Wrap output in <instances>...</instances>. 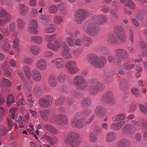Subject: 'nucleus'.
Listing matches in <instances>:
<instances>
[{
	"label": "nucleus",
	"mask_w": 147,
	"mask_h": 147,
	"mask_svg": "<svg viewBox=\"0 0 147 147\" xmlns=\"http://www.w3.org/2000/svg\"><path fill=\"white\" fill-rule=\"evenodd\" d=\"M84 30L91 36H94L98 34L99 30L98 25L93 21L86 22L84 25Z\"/></svg>",
	"instance_id": "nucleus-1"
},
{
	"label": "nucleus",
	"mask_w": 147,
	"mask_h": 147,
	"mask_svg": "<svg viewBox=\"0 0 147 147\" xmlns=\"http://www.w3.org/2000/svg\"><path fill=\"white\" fill-rule=\"evenodd\" d=\"M64 142L71 147H77L81 142L76 133L70 132L66 136Z\"/></svg>",
	"instance_id": "nucleus-2"
},
{
	"label": "nucleus",
	"mask_w": 147,
	"mask_h": 147,
	"mask_svg": "<svg viewBox=\"0 0 147 147\" xmlns=\"http://www.w3.org/2000/svg\"><path fill=\"white\" fill-rule=\"evenodd\" d=\"M88 11L84 9L77 10L74 13V20L77 24H81L89 16Z\"/></svg>",
	"instance_id": "nucleus-3"
},
{
	"label": "nucleus",
	"mask_w": 147,
	"mask_h": 147,
	"mask_svg": "<svg viewBox=\"0 0 147 147\" xmlns=\"http://www.w3.org/2000/svg\"><path fill=\"white\" fill-rule=\"evenodd\" d=\"M115 34L121 43H123L126 41L127 36L122 27L120 26H116L114 29Z\"/></svg>",
	"instance_id": "nucleus-4"
},
{
	"label": "nucleus",
	"mask_w": 147,
	"mask_h": 147,
	"mask_svg": "<svg viewBox=\"0 0 147 147\" xmlns=\"http://www.w3.org/2000/svg\"><path fill=\"white\" fill-rule=\"evenodd\" d=\"M85 79L82 76H78L75 77L73 81V83L77 89L80 90H84L87 87L85 84Z\"/></svg>",
	"instance_id": "nucleus-5"
},
{
	"label": "nucleus",
	"mask_w": 147,
	"mask_h": 147,
	"mask_svg": "<svg viewBox=\"0 0 147 147\" xmlns=\"http://www.w3.org/2000/svg\"><path fill=\"white\" fill-rule=\"evenodd\" d=\"M68 119L67 116L63 114L57 115L53 119V122L57 125L63 126L67 123Z\"/></svg>",
	"instance_id": "nucleus-6"
},
{
	"label": "nucleus",
	"mask_w": 147,
	"mask_h": 147,
	"mask_svg": "<svg viewBox=\"0 0 147 147\" xmlns=\"http://www.w3.org/2000/svg\"><path fill=\"white\" fill-rule=\"evenodd\" d=\"M65 67L68 72L71 74H74L79 71L77 67L76 62L74 61H70L67 63Z\"/></svg>",
	"instance_id": "nucleus-7"
},
{
	"label": "nucleus",
	"mask_w": 147,
	"mask_h": 147,
	"mask_svg": "<svg viewBox=\"0 0 147 147\" xmlns=\"http://www.w3.org/2000/svg\"><path fill=\"white\" fill-rule=\"evenodd\" d=\"M61 55L65 59H69L72 58L71 54L69 53L70 49L65 41L61 43Z\"/></svg>",
	"instance_id": "nucleus-8"
},
{
	"label": "nucleus",
	"mask_w": 147,
	"mask_h": 147,
	"mask_svg": "<svg viewBox=\"0 0 147 147\" xmlns=\"http://www.w3.org/2000/svg\"><path fill=\"white\" fill-rule=\"evenodd\" d=\"M52 100V98L51 96H46L44 98H41L40 99L38 102L41 108H47L51 105Z\"/></svg>",
	"instance_id": "nucleus-9"
},
{
	"label": "nucleus",
	"mask_w": 147,
	"mask_h": 147,
	"mask_svg": "<svg viewBox=\"0 0 147 147\" xmlns=\"http://www.w3.org/2000/svg\"><path fill=\"white\" fill-rule=\"evenodd\" d=\"M64 63V61L63 58L58 57L52 59L49 65L51 66L54 65L56 69H60L63 67Z\"/></svg>",
	"instance_id": "nucleus-10"
},
{
	"label": "nucleus",
	"mask_w": 147,
	"mask_h": 147,
	"mask_svg": "<svg viewBox=\"0 0 147 147\" xmlns=\"http://www.w3.org/2000/svg\"><path fill=\"white\" fill-rule=\"evenodd\" d=\"M54 44L52 43H49L47 45L48 49L54 51H57L61 48V44L59 38H57L54 41Z\"/></svg>",
	"instance_id": "nucleus-11"
},
{
	"label": "nucleus",
	"mask_w": 147,
	"mask_h": 147,
	"mask_svg": "<svg viewBox=\"0 0 147 147\" xmlns=\"http://www.w3.org/2000/svg\"><path fill=\"white\" fill-rule=\"evenodd\" d=\"M86 122L82 119H78L75 118L73 119L71 121V124L73 127L78 128H82L86 124Z\"/></svg>",
	"instance_id": "nucleus-12"
},
{
	"label": "nucleus",
	"mask_w": 147,
	"mask_h": 147,
	"mask_svg": "<svg viewBox=\"0 0 147 147\" xmlns=\"http://www.w3.org/2000/svg\"><path fill=\"white\" fill-rule=\"evenodd\" d=\"M38 28L37 22L36 20H32L29 24V27L28 31L32 34H38V31L36 29Z\"/></svg>",
	"instance_id": "nucleus-13"
},
{
	"label": "nucleus",
	"mask_w": 147,
	"mask_h": 147,
	"mask_svg": "<svg viewBox=\"0 0 147 147\" xmlns=\"http://www.w3.org/2000/svg\"><path fill=\"white\" fill-rule=\"evenodd\" d=\"M113 95L111 92H108L104 94L102 97L103 101L109 103H114L115 100L113 98Z\"/></svg>",
	"instance_id": "nucleus-14"
},
{
	"label": "nucleus",
	"mask_w": 147,
	"mask_h": 147,
	"mask_svg": "<svg viewBox=\"0 0 147 147\" xmlns=\"http://www.w3.org/2000/svg\"><path fill=\"white\" fill-rule=\"evenodd\" d=\"M36 66L38 69L41 70H44L47 68V63L45 59H41L37 61Z\"/></svg>",
	"instance_id": "nucleus-15"
},
{
	"label": "nucleus",
	"mask_w": 147,
	"mask_h": 147,
	"mask_svg": "<svg viewBox=\"0 0 147 147\" xmlns=\"http://www.w3.org/2000/svg\"><path fill=\"white\" fill-rule=\"evenodd\" d=\"M92 20L96 22L97 24H102L106 22L107 21V18L103 15H95L93 16Z\"/></svg>",
	"instance_id": "nucleus-16"
},
{
	"label": "nucleus",
	"mask_w": 147,
	"mask_h": 147,
	"mask_svg": "<svg viewBox=\"0 0 147 147\" xmlns=\"http://www.w3.org/2000/svg\"><path fill=\"white\" fill-rule=\"evenodd\" d=\"M31 76L33 80L35 82L40 81L42 78L40 72L36 69H34L31 71Z\"/></svg>",
	"instance_id": "nucleus-17"
},
{
	"label": "nucleus",
	"mask_w": 147,
	"mask_h": 147,
	"mask_svg": "<svg viewBox=\"0 0 147 147\" xmlns=\"http://www.w3.org/2000/svg\"><path fill=\"white\" fill-rule=\"evenodd\" d=\"M121 58L118 55L114 56H109L108 57V60L109 62H113L114 63L118 65L121 62Z\"/></svg>",
	"instance_id": "nucleus-18"
},
{
	"label": "nucleus",
	"mask_w": 147,
	"mask_h": 147,
	"mask_svg": "<svg viewBox=\"0 0 147 147\" xmlns=\"http://www.w3.org/2000/svg\"><path fill=\"white\" fill-rule=\"evenodd\" d=\"M125 124L124 121H122L117 123L112 124L110 126L111 129L113 130H118L121 129Z\"/></svg>",
	"instance_id": "nucleus-19"
},
{
	"label": "nucleus",
	"mask_w": 147,
	"mask_h": 147,
	"mask_svg": "<svg viewBox=\"0 0 147 147\" xmlns=\"http://www.w3.org/2000/svg\"><path fill=\"white\" fill-rule=\"evenodd\" d=\"M98 59L97 56L93 53L89 54L87 56L88 61L94 66Z\"/></svg>",
	"instance_id": "nucleus-20"
},
{
	"label": "nucleus",
	"mask_w": 147,
	"mask_h": 147,
	"mask_svg": "<svg viewBox=\"0 0 147 147\" xmlns=\"http://www.w3.org/2000/svg\"><path fill=\"white\" fill-rule=\"evenodd\" d=\"M48 84L51 87H55L57 84L56 76L55 74H51L49 76Z\"/></svg>",
	"instance_id": "nucleus-21"
},
{
	"label": "nucleus",
	"mask_w": 147,
	"mask_h": 147,
	"mask_svg": "<svg viewBox=\"0 0 147 147\" xmlns=\"http://www.w3.org/2000/svg\"><path fill=\"white\" fill-rule=\"evenodd\" d=\"M115 55H119L123 59H126L128 57L127 53L123 49H117L115 50Z\"/></svg>",
	"instance_id": "nucleus-22"
},
{
	"label": "nucleus",
	"mask_w": 147,
	"mask_h": 147,
	"mask_svg": "<svg viewBox=\"0 0 147 147\" xmlns=\"http://www.w3.org/2000/svg\"><path fill=\"white\" fill-rule=\"evenodd\" d=\"M29 10L28 7L24 4H21L19 7V11L20 15L24 16L26 14Z\"/></svg>",
	"instance_id": "nucleus-23"
},
{
	"label": "nucleus",
	"mask_w": 147,
	"mask_h": 147,
	"mask_svg": "<svg viewBox=\"0 0 147 147\" xmlns=\"http://www.w3.org/2000/svg\"><path fill=\"white\" fill-rule=\"evenodd\" d=\"M45 127L46 130L54 135H57L59 133L56 128L51 125L46 124L45 125Z\"/></svg>",
	"instance_id": "nucleus-24"
},
{
	"label": "nucleus",
	"mask_w": 147,
	"mask_h": 147,
	"mask_svg": "<svg viewBox=\"0 0 147 147\" xmlns=\"http://www.w3.org/2000/svg\"><path fill=\"white\" fill-rule=\"evenodd\" d=\"M106 63V59L104 57H102L100 59L98 58L94 67H101L103 66Z\"/></svg>",
	"instance_id": "nucleus-25"
},
{
	"label": "nucleus",
	"mask_w": 147,
	"mask_h": 147,
	"mask_svg": "<svg viewBox=\"0 0 147 147\" xmlns=\"http://www.w3.org/2000/svg\"><path fill=\"white\" fill-rule=\"evenodd\" d=\"M94 83L93 81L90 85L89 86L88 90L90 93L92 95H95L97 93L98 91L95 85H94Z\"/></svg>",
	"instance_id": "nucleus-26"
},
{
	"label": "nucleus",
	"mask_w": 147,
	"mask_h": 147,
	"mask_svg": "<svg viewBox=\"0 0 147 147\" xmlns=\"http://www.w3.org/2000/svg\"><path fill=\"white\" fill-rule=\"evenodd\" d=\"M122 131L125 134H131L133 132V127L130 124H126L123 128Z\"/></svg>",
	"instance_id": "nucleus-27"
},
{
	"label": "nucleus",
	"mask_w": 147,
	"mask_h": 147,
	"mask_svg": "<svg viewBox=\"0 0 147 147\" xmlns=\"http://www.w3.org/2000/svg\"><path fill=\"white\" fill-rule=\"evenodd\" d=\"M17 25L18 29L20 30L23 29L26 24L24 19L18 18L16 20Z\"/></svg>",
	"instance_id": "nucleus-28"
},
{
	"label": "nucleus",
	"mask_w": 147,
	"mask_h": 147,
	"mask_svg": "<svg viewBox=\"0 0 147 147\" xmlns=\"http://www.w3.org/2000/svg\"><path fill=\"white\" fill-rule=\"evenodd\" d=\"M30 50L34 55H37L40 52L41 49L36 46H32L30 47Z\"/></svg>",
	"instance_id": "nucleus-29"
},
{
	"label": "nucleus",
	"mask_w": 147,
	"mask_h": 147,
	"mask_svg": "<svg viewBox=\"0 0 147 147\" xmlns=\"http://www.w3.org/2000/svg\"><path fill=\"white\" fill-rule=\"evenodd\" d=\"M23 70L26 78L28 80H30L31 79V72L30 67L26 65L24 67Z\"/></svg>",
	"instance_id": "nucleus-30"
},
{
	"label": "nucleus",
	"mask_w": 147,
	"mask_h": 147,
	"mask_svg": "<svg viewBox=\"0 0 147 147\" xmlns=\"http://www.w3.org/2000/svg\"><path fill=\"white\" fill-rule=\"evenodd\" d=\"M94 112L98 117H101L104 115V109L100 107H97L95 109Z\"/></svg>",
	"instance_id": "nucleus-31"
},
{
	"label": "nucleus",
	"mask_w": 147,
	"mask_h": 147,
	"mask_svg": "<svg viewBox=\"0 0 147 147\" xmlns=\"http://www.w3.org/2000/svg\"><path fill=\"white\" fill-rule=\"evenodd\" d=\"M130 143L128 140L122 139L120 140L117 144V147H129Z\"/></svg>",
	"instance_id": "nucleus-32"
},
{
	"label": "nucleus",
	"mask_w": 147,
	"mask_h": 147,
	"mask_svg": "<svg viewBox=\"0 0 147 147\" xmlns=\"http://www.w3.org/2000/svg\"><path fill=\"white\" fill-rule=\"evenodd\" d=\"M31 41L33 42L39 44L42 43L43 39L42 37L40 36H33L31 38Z\"/></svg>",
	"instance_id": "nucleus-33"
},
{
	"label": "nucleus",
	"mask_w": 147,
	"mask_h": 147,
	"mask_svg": "<svg viewBox=\"0 0 147 147\" xmlns=\"http://www.w3.org/2000/svg\"><path fill=\"white\" fill-rule=\"evenodd\" d=\"M34 94L36 96H38L42 93V90L41 88L38 86H34L32 90Z\"/></svg>",
	"instance_id": "nucleus-34"
},
{
	"label": "nucleus",
	"mask_w": 147,
	"mask_h": 147,
	"mask_svg": "<svg viewBox=\"0 0 147 147\" xmlns=\"http://www.w3.org/2000/svg\"><path fill=\"white\" fill-rule=\"evenodd\" d=\"M108 41L111 44L113 45H116L119 43L118 41L115 37L113 35L110 36Z\"/></svg>",
	"instance_id": "nucleus-35"
},
{
	"label": "nucleus",
	"mask_w": 147,
	"mask_h": 147,
	"mask_svg": "<svg viewBox=\"0 0 147 147\" xmlns=\"http://www.w3.org/2000/svg\"><path fill=\"white\" fill-rule=\"evenodd\" d=\"M57 8L62 14L64 15L67 13V11L66 10V5L65 3H60L58 5Z\"/></svg>",
	"instance_id": "nucleus-36"
},
{
	"label": "nucleus",
	"mask_w": 147,
	"mask_h": 147,
	"mask_svg": "<svg viewBox=\"0 0 147 147\" xmlns=\"http://www.w3.org/2000/svg\"><path fill=\"white\" fill-rule=\"evenodd\" d=\"M116 137V134L113 132L107 134L106 136V141L107 142H111L115 140Z\"/></svg>",
	"instance_id": "nucleus-37"
},
{
	"label": "nucleus",
	"mask_w": 147,
	"mask_h": 147,
	"mask_svg": "<svg viewBox=\"0 0 147 147\" xmlns=\"http://www.w3.org/2000/svg\"><path fill=\"white\" fill-rule=\"evenodd\" d=\"M50 113V111L48 110H45L40 112L41 116L42 119L45 120H46L48 119Z\"/></svg>",
	"instance_id": "nucleus-38"
},
{
	"label": "nucleus",
	"mask_w": 147,
	"mask_h": 147,
	"mask_svg": "<svg viewBox=\"0 0 147 147\" xmlns=\"http://www.w3.org/2000/svg\"><path fill=\"white\" fill-rule=\"evenodd\" d=\"M93 81L94 83V85H95L98 92L104 89L105 86L101 82H98L96 80Z\"/></svg>",
	"instance_id": "nucleus-39"
},
{
	"label": "nucleus",
	"mask_w": 147,
	"mask_h": 147,
	"mask_svg": "<svg viewBox=\"0 0 147 147\" xmlns=\"http://www.w3.org/2000/svg\"><path fill=\"white\" fill-rule=\"evenodd\" d=\"M55 31V27L54 25L51 24L48 28L44 29V31L46 33H51Z\"/></svg>",
	"instance_id": "nucleus-40"
},
{
	"label": "nucleus",
	"mask_w": 147,
	"mask_h": 147,
	"mask_svg": "<svg viewBox=\"0 0 147 147\" xmlns=\"http://www.w3.org/2000/svg\"><path fill=\"white\" fill-rule=\"evenodd\" d=\"M44 138L48 140L51 145H54L57 141V138L56 137L52 138L47 136H45Z\"/></svg>",
	"instance_id": "nucleus-41"
},
{
	"label": "nucleus",
	"mask_w": 147,
	"mask_h": 147,
	"mask_svg": "<svg viewBox=\"0 0 147 147\" xmlns=\"http://www.w3.org/2000/svg\"><path fill=\"white\" fill-rule=\"evenodd\" d=\"M125 117V115L124 114H119L113 116L112 120L113 121L116 122L124 119Z\"/></svg>",
	"instance_id": "nucleus-42"
},
{
	"label": "nucleus",
	"mask_w": 147,
	"mask_h": 147,
	"mask_svg": "<svg viewBox=\"0 0 147 147\" xmlns=\"http://www.w3.org/2000/svg\"><path fill=\"white\" fill-rule=\"evenodd\" d=\"M19 39L16 38H15L13 42V45L12 47L13 48L15 49L18 52L20 51V49L19 47Z\"/></svg>",
	"instance_id": "nucleus-43"
},
{
	"label": "nucleus",
	"mask_w": 147,
	"mask_h": 147,
	"mask_svg": "<svg viewBox=\"0 0 147 147\" xmlns=\"http://www.w3.org/2000/svg\"><path fill=\"white\" fill-rule=\"evenodd\" d=\"M66 79L65 76L63 72H60L57 77V80L60 83L64 82Z\"/></svg>",
	"instance_id": "nucleus-44"
},
{
	"label": "nucleus",
	"mask_w": 147,
	"mask_h": 147,
	"mask_svg": "<svg viewBox=\"0 0 147 147\" xmlns=\"http://www.w3.org/2000/svg\"><path fill=\"white\" fill-rule=\"evenodd\" d=\"M48 10L50 14H54L57 12V7L55 5H51L49 7Z\"/></svg>",
	"instance_id": "nucleus-45"
},
{
	"label": "nucleus",
	"mask_w": 147,
	"mask_h": 147,
	"mask_svg": "<svg viewBox=\"0 0 147 147\" xmlns=\"http://www.w3.org/2000/svg\"><path fill=\"white\" fill-rule=\"evenodd\" d=\"M56 38V35L55 34H53L46 36L45 39L46 41L49 43H51V42L54 40Z\"/></svg>",
	"instance_id": "nucleus-46"
},
{
	"label": "nucleus",
	"mask_w": 147,
	"mask_h": 147,
	"mask_svg": "<svg viewBox=\"0 0 147 147\" xmlns=\"http://www.w3.org/2000/svg\"><path fill=\"white\" fill-rule=\"evenodd\" d=\"M22 61L23 63L26 64L31 65L32 64L33 60L31 57H25L23 58Z\"/></svg>",
	"instance_id": "nucleus-47"
},
{
	"label": "nucleus",
	"mask_w": 147,
	"mask_h": 147,
	"mask_svg": "<svg viewBox=\"0 0 147 147\" xmlns=\"http://www.w3.org/2000/svg\"><path fill=\"white\" fill-rule=\"evenodd\" d=\"M84 42V45L86 47H88L91 45L92 43V39L88 37H85L83 39Z\"/></svg>",
	"instance_id": "nucleus-48"
},
{
	"label": "nucleus",
	"mask_w": 147,
	"mask_h": 147,
	"mask_svg": "<svg viewBox=\"0 0 147 147\" xmlns=\"http://www.w3.org/2000/svg\"><path fill=\"white\" fill-rule=\"evenodd\" d=\"M3 18L4 23L5 24L11 21V16L9 13L7 12V13L4 15Z\"/></svg>",
	"instance_id": "nucleus-49"
},
{
	"label": "nucleus",
	"mask_w": 147,
	"mask_h": 147,
	"mask_svg": "<svg viewBox=\"0 0 147 147\" xmlns=\"http://www.w3.org/2000/svg\"><path fill=\"white\" fill-rule=\"evenodd\" d=\"M53 20L55 23L59 24L61 23L63 20L62 17L59 16H56L53 19Z\"/></svg>",
	"instance_id": "nucleus-50"
},
{
	"label": "nucleus",
	"mask_w": 147,
	"mask_h": 147,
	"mask_svg": "<svg viewBox=\"0 0 147 147\" xmlns=\"http://www.w3.org/2000/svg\"><path fill=\"white\" fill-rule=\"evenodd\" d=\"M81 104L83 106L87 107L90 104V100L89 98H84L81 100Z\"/></svg>",
	"instance_id": "nucleus-51"
},
{
	"label": "nucleus",
	"mask_w": 147,
	"mask_h": 147,
	"mask_svg": "<svg viewBox=\"0 0 147 147\" xmlns=\"http://www.w3.org/2000/svg\"><path fill=\"white\" fill-rule=\"evenodd\" d=\"M66 43H67L68 46L70 47H73L74 45L73 39L70 37H67L65 39Z\"/></svg>",
	"instance_id": "nucleus-52"
},
{
	"label": "nucleus",
	"mask_w": 147,
	"mask_h": 147,
	"mask_svg": "<svg viewBox=\"0 0 147 147\" xmlns=\"http://www.w3.org/2000/svg\"><path fill=\"white\" fill-rule=\"evenodd\" d=\"M89 140L91 142H95L97 141V138L94 133H91L89 135Z\"/></svg>",
	"instance_id": "nucleus-53"
},
{
	"label": "nucleus",
	"mask_w": 147,
	"mask_h": 147,
	"mask_svg": "<svg viewBox=\"0 0 147 147\" xmlns=\"http://www.w3.org/2000/svg\"><path fill=\"white\" fill-rule=\"evenodd\" d=\"M14 98L12 94L9 95L7 100V104L8 106H9L13 102Z\"/></svg>",
	"instance_id": "nucleus-54"
},
{
	"label": "nucleus",
	"mask_w": 147,
	"mask_h": 147,
	"mask_svg": "<svg viewBox=\"0 0 147 147\" xmlns=\"http://www.w3.org/2000/svg\"><path fill=\"white\" fill-rule=\"evenodd\" d=\"M0 30L2 33L5 34L9 35L10 34V31L8 29V27L5 26L1 27L0 28Z\"/></svg>",
	"instance_id": "nucleus-55"
},
{
	"label": "nucleus",
	"mask_w": 147,
	"mask_h": 147,
	"mask_svg": "<svg viewBox=\"0 0 147 147\" xmlns=\"http://www.w3.org/2000/svg\"><path fill=\"white\" fill-rule=\"evenodd\" d=\"M2 83V85L5 87H9L11 85V83L10 81L5 78L3 79Z\"/></svg>",
	"instance_id": "nucleus-56"
},
{
	"label": "nucleus",
	"mask_w": 147,
	"mask_h": 147,
	"mask_svg": "<svg viewBox=\"0 0 147 147\" xmlns=\"http://www.w3.org/2000/svg\"><path fill=\"white\" fill-rule=\"evenodd\" d=\"M82 45V43L80 39L77 38L75 40L74 42V45L73 47L75 46L76 47H80Z\"/></svg>",
	"instance_id": "nucleus-57"
},
{
	"label": "nucleus",
	"mask_w": 147,
	"mask_h": 147,
	"mask_svg": "<svg viewBox=\"0 0 147 147\" xmlns=\"http://www.w3.org/2000/svg\"><path fill=\"white\" fill-rule=\"evenodd\" d=\"M17 110V108L16 107H12L10 109L9 115L11 116L12 119H14L15 112Z\"/></svg>",
	"instance_id": "nucleus-58"
},
{
	"label": "nucleus",
	"mask_w": 147,
	"mask_h": 147,
	"mask_svg": "<svg viewBox=\"0 0 147 147\" xmlns=\"http://www.w3.org/2000/svg\"><path fill=\"white\" fill-rule=\"evenodd\" d=\"M134 66V65L133 64H125L123 66H121V67L122 68H125L126 69L129 70L133 69Z\"/></svg>",
	"instance_id": "nucleus-59"
},
{
	"label": "nucleus",
	"mask_w": 147,
	"mask_h": 147,
	"mask_svg": "<svg viewBox=\"0 0 147 147\" xmlns=\"http://www.w3.org/2000/svg\"><path fill=\"white\" fill-rule=\"evenodd\" d=\"M125 5L132 9H134V4L131 0H128L127 3L125 4Z\"/></svg>",
	"instance_id": "nucleus-60"
},
{
	"label": "nucleus",
	"mask_w": 147,
	"mask_h": 147,
	"mask_svg": "<svg viewBox=\"0 0 147 147\" xmlns=\"http://www.w3.org/2000/svg\"><path fill=\"white\" fill-rule=\"evenodd\" d=\"M43 55L45 57H53V53L51 51H46L44 52Z\"/></svg>",
	"instance_id": "nucleus-61"
},
{
	"label": "nucleus",
	"mask_w": 147,
	"mask_h": 147,
	"mask_svg": "<svg viewBox=\"0 0 147 147\" xmlns=\"http://www.w3.org/2000/svg\"><path fill=\"white\" fill-rule=\"evenodd\" d=\"M23 117L22 115H19L18 117L16 119V120L14 121L15 123L16 124V123H17L18 124L22 123L23 122Z\"/></svg>",
	"instance_id": "nucleus-62"
},
{
	"label": "nucleus",
	"mask_w": 147,
	"mask_h": 147,
	"mask_svg": "<svg viewBox=\"0 0 147 147\" xmlns=\"http://www.w3.org/2000/svg\"><path fill=\"white\" fill-rule=\"evenodd\" d=\"M32 85V82H29L24 85L26 88L29 91L31 90Z\"/></svg>",
	"instance_id": "nucleus-63"
},
{
	"label": "nucleus",
	"mask_w": 147,
	"mask_h": 147,
	"mask_svg": "<svg viewBox=\"0 0 147 147\" xmlns=\"http://www.w3.org/2000/svg\"><path fill=\"white\" fill-rule=\"evenodd\" d=\"M131 92L133 94L136 96H138V90L135 88H132L131 89Z\"/></svg>",
	"instance_id": "nucleus-64"
}]
</instances>
